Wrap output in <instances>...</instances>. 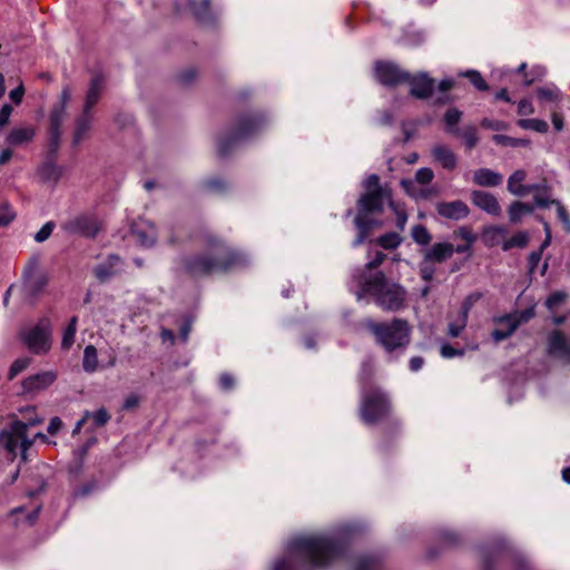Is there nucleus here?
<instances>
[{
    "label": "nucleus",
    "instance_id": "obj_1",
    "mask_svg": "<svg viewBox=\"0 0 570 570\" xmlns=\"http://www.w3.org/2000/svg\"><path fill=\"white\" fill-rule=\"evenodd\" d=\"M347 549V542L337 537L308 535L295 538L288 544V557L277 560L273 570H299L296 559H302L315 568L327 567L342 558Z\"/></svg>",
    "mask_w": 570,
    "mask_h": 570
},
{
    "label": "nucleus",
    "instance_id": "obj_2",
    "mask_svg": "<svg viewBox=\"0 0 570 570\" xmlns=\"http://www.w3.org/2000/svg\"><path fill=\"white\" fill-rule=\"evenodd\" d=\"M393 404L386 391L376 385H368L362 389L360 403V417L366 425H374L387 421L382 429L381 440L377 449L382 453L389 452L402 432V423L399 419L392 417Z\"/></svg>",
    "mask_w": 570,
    "mask_h": 570
},
{
    "label": "nucleus",
    "instance_id": "obj_3",
    "mask_svg": "<svg viewBox=\"0 0 570 570\" xmlns=\"http://www.w3.org/2000/svg\"><path fill=\"white\" fill-rule=\"evenodd\" d=\"M364 191L356 200V215L353 224L356 228V236L352 242V247L356 248L363 245L370 237L373 229L381 226V222L373 216L384 213V205L392 197V190L381 185V178L377 174L368 175L362 183Z\"/></svg>",
    "mask_w": 570,
    "mask_h": 570
},
{
    "label": "nucleus",
    "instance_id": "obj_4",
    "mask_svg": "<svg viewBox=\"0 0 570 570\" xmlns=\"http://www.w3.org/2000/svg\"><path fill=\"white\" fill-rule=\"evenodd\" d=\"M207 252L186 257L183 262L185 272L193 277L225 273L240 264V256L222 239L212 234L204 236Z\"/></svg>",
    "mask_w": 570,
    "mask_h": 570
},
{
    "label": "nucleus",
    "instance_id": "obj_5",
    "mask_svg": "<svg viewBox=\"0 0 570 570\" xmlns=\"http://www.w3.org/2000/svg\"><path fill=\"white\" fill-rule=\"evenodd\" d=\"M362 325L386 353L403 350L410 344L411 326L406 320L395 317L391 322H375L367 318Z\"/></svg>",
    "mask_w": 570,
    "mask_h": 570
},
{
    "label": "nucleus",
    "instance_id": "obj_6",
    "mask_svg": "<svg viewBox=\"0 0 570 570\" xmlns=\"http://www.w3.org/2000/svg\"><path fill=\"white\" fill-rule=\"evenodd\" d=\"M362 291L373 296L375 304L385 312H397L404 307L405 288L399 283H389L381 271L362 283Z\"/></svg>",
    "mask_w": 570,
    "mask_h": 570
},
{
    "label": "nucleus",
    "instance_id": "obj_7",
    "mask_svg": "<svg viewBox=\"0 0 570 570\" xmlns=\"http://www.w3.org/2000/svg\"><path fill=\"white\" fill-rule=\"evenodd\" d=\"M53 325L49 317H40L35 324L21 326L18 330L19 343L33 355H46L53 343Z\"/></svg>",
    "mask_w": 570,
    "mask_h": 570
},
{
    "label": "nucleus",
    "instance_id": "obj_8",
    "mask_svg": "<svg viewBox=\"0 0 570 570\" xmlns=\"http://www.w3.org/2000/svg\"><path fill=\"white\" fill-rule=\"evenodd\" d=\"M42 422V419L27 417V422L14 420L7 430L0 432V444L14 460L18 455V450L21 452L22 460H27L26 452L33 444V440L27 436V430L29 426L38 425Z\"/></svg>",
    "mask_w": 570,
    "mask_h": 570
},
{
    "label": "nucleus",
    "instance_id": "obj_9",
    "mask_svg": "<svg viewBox=\"0 0 570 570\" xmlns=\"http://www.w3.org/2000/svg\"><path fill=\"white\" fill-rule=\"evenodd\" d=\"M463 112L455 108H449L443 115V122L445 131L450 135L462 138L466 149H473L479 141L478 129L474 125H468L463 129L458 127L461 121Z\"/></svg>",
    "mask_w": 570,
    "mask_h": 570
},
{
    "label": "nucleus",
    "instance_id": "obj_10",
    "mask_svg": "<svg viewBox=\"0 0 570 570\" xmlns=\"http://www.w3.org/2000/svg\"><path fill=\"white\" fill-rule=\"evenodd\" d=\"M373 72L375 79L387 88H395L410 80V72L393 61L377 60Z\"/></svg>",
    "mask_w": 570,
    "mask_h": 570
},
{
    "label": "nucleus",
    "instance_id": "obj_11",
    "mask_svg": "<svg viewBox=\"0 0 570 570\" xmlns=\"http://www.w3.org/2000/svg\"><path fill=\"white\" fill-rule=\"evenodd\" d=\"M63 229L69 234L95 238L100 230V224L96 216L81 214L66 222Z\"/></svg>",
    "mask_w": 570,
    "mask_h": 570
},
{
    "label": "nucleus",
    "instance_id": "obj_12",
    "mask_svg": "<svg viewBox=\"0 0 570 570\" xmlns=\"http://www.w3.org/2000/svg\"><path fill=\"white\" fill-rule=\"evenodd\" d=\"M38 259L32 258L24 271V286L28 295L37 298L46 288L49 283V277L46 273L38 271Z\"/></svg>",
    "mask_w": 570,
    "mask_h": 570
},
{
    "label": "nucleus",
    "instance_id": "obj_13",
    "mask_svg": "<svg viewBox=\"0 0 570 570\" xmlns=\"http://www.w3.org/2000/svg\"><path fill=\"white\" fill-rule=\"evenodd\" d=\"M66 117L63 106H53L49 114L48 150L55 155L60 148L61 126Z\"/></svg>",
    "mask_w": 570,
    "mask_h": 570
},
{
    "label": "nucleus",
    "instance_id": "obj_14",
    "mask_svg": "<svg viewBox=\"0 0 570 570\" xmlns=\"http://www.w3.org/2000/svg\"><path fill=\"white\" fill-rule=\"evenodd\" d=\"M548 354L566 363H570V341L560 330H553L548 335Z\"/></svg>",
    "mask_w": 570,
    "mask_h": 570
},
{
    "label": "nucleus",
    "instance_id": "obj_15",
    "mask_svg": "<svg viewBox=\"0 0 570 570\" xmlns=\"http://www.w3.org/2000/svg\"><path fill=\"white\" fill-rule=\"evenodd\" d=\"M405 83L410 85V95L416 99L428 100L434 94L435 79L425 72L415 76L410 73V80Z\"/></svg>",
    "mask_w": 570,
    "mask_h": 570
},
{
    "label": "nucleus",
    "instance_id": "obj_16",
    "mask_svg": "<svg viewBox=\"0 0 570 570\" xmlns=\"http://www.w3.org/2000/svg\"><path fill=\"white\" fill-rule=\"evenodd\" d=\"M438 215L444 219L462 220L470 215L469 206L460 199L452 202H439L435 204Z\"/></svg>",
    "mask_w": 570,
    "mask_h": 570
},
{
    "label": "nucleus",
    "instance_id": "obj_17",
    "mask_svg": "<svg viewBox=\"0 0 570 570\" xmlns=\"http://www.w3.org/2000/svg\"><path fill=\"white\" fill-rule=\"evenodd\" d=\"M176 7L178 11H188L199 22L212 20L209 0H178Z\"/></svg>",
    "mask_w": 570,
    "mask_h": 570
},
{
    "label": "nucleus",
    "instance_id": "obj_18",
    "mask_svg": "<svg viewBox=\"0 0 570 570\" xmlns=\"http://www.w3.org/2000/svg\"><path fill=\"white\" fill-rule=\"evenodd\" d=\"M58 375L55 371H45L26 377L22 381V389L24 393H37L48 389L52 385Z\"/></svg>",
    "mask_w": 570,
    "mask_h": 570
},
{
    "label": "nucleus",
    "instance_id": "obj_19",
    "mask_svg": "<svg viewBox=\"0 0 570 570\" xmlns=\"http://www.w3.org/2000/svg\"><path fill=\"white\" fill-rule=\"evenodd\" d=\"M471 202L474 206L492 216H499L501 214L500 204L497 197L491 193L480 189L472 190Z\"/></svg>",
    "mask_w": 570,
    "mask_h": 570
},
{
    "label": "nucleus",
    "instance_id": "obj_20",
    "mask_svg": "<svg viewBox=\"0 0 570 570\" xmlns=\"http://www.w3.org/2000/svg\"><path fill=\"white\" fill-rule=\"evenodd\" d=\"M454 254V245L449 242L434 243L425 250L423 257L425 263H443Z\"/></svg>",
    "mask_w": 570,
    "mask_h": 570
},
{
    "label": "nucleus",
    "instance_id": "obj_21",
    "mask_svg": "<svg viewBox=\"0 0 570 570\" xmlns=\"http://www.w3.org/2000/svg\"><path fill=\"white\" fill-rule=\"evenodd\" d=\"M249 130V119L244 116L239 119V124L237 128L234 130L230 138L223 139L218 144V154L220 157H225L229 149L234 147V145L245 136Z\"/></svg>",
    "mask_w": 570,
    "mask_h": 570
},
{
    "label": "nucleus",
    "instance_id": "obj_22",
    "mask_svg": "<svg viewBox=\"0 0 570 570\" xmlns=\"http://www.w3.org/2000/svg\"><path fill=\"white\" fill-rule=\"evenodd\" d=\"M35 136L36 129L32 126L13 127L9 131L6 141L9 146L17 147L30 142Z\"/></svg>",
    "mask_w": 570,
    "mask_h": 570
},
{
    "label": "nucleus",
    "instance_id": "obj_23",
    "mask_svg": "<svg viewBox=\"0 0 570 570\" xmlns=\"http://www.w3.org/2000/svg\"><path fill=\"white\" fill-rule=\"evenodd\" d=\"M503 180V176L489 168H480L473 173V183L480 187H497Z\"/></svg>",
    "mask_w": 570,
    "mask_h": 570
},
{
    "label": "nucleus",
    "instance_id": "obj_24",
    "mask_svg": "<svg viewBox=\"0 0 570 570\" xmlns=\"http://www.w3.org/2000/svg\"><path fill=\"white\" fill-rule=\"evenodd\" d=\"M120 257L118 255L111 254L107 257V261L102 264H99L95 267L94 274L100 282H106L110 277L117 274V267L120 264Z\"/></svg>",
    "mask_w": 570,
    "mask_h": 570
},
{
    "label": "nucleus",
    "instance_id": "obj_25",
    "mask_svg": "<svg viewBox=\"0 0 570 570\" xmlns=\"http://www.w3.org/2000/svg\"><path fill=\"white\" fill-rule=\"evenodd\" d=\"M432 156L446 170H453L458 165L455 154L448 146L436 145L432 149Z\"/></svg>",
    "mask_w": 570,
    "mask_h": 570
},
{
    "label": "nucleus",
    "instance_id": "obj_26",
    "mask_svg": "<svg viewBox=\"0 0 570 570\" xmlns=\"http://www.w3.org/2000/svg\"><path fill=\"white\" fill-rule=\"evenodd\" d=\"M49 159L39 167L38 174L40 178L46 183L56 184L62 174V169L55 163L57 154L52 155L48 151Z\"/></svg>",
    "mask_w": 570,
    "mask_h": 570
},
{
    "label": "nucleus",
    "instance_id": "obj_27",
    "mask_svg": "<svg viewBox=\"0 0 570 570\" xmlns=\"http://www.w3.org/2000/svg\"><path fill=\"white\" fill-rule=\"evenodd\" d=\"M525 178L527 173L523 169L513 171L508 179V191L518 197H524L529 195V189L525 188V186L522 184Z\"/></svg>",
    "mask_w": 570,
    "mask_h": 570
},
{
    "label": "nucleus",
    "instance_id": "obj_28",
    "mask_svg": "<svg viewBox=\"0 0 570 570\" xmlns=\"http://www.w3.org/2000/svg\"><path fill=\"white\" fill-rule=\"evenodd\" d=\"M498 323H508V327L505 330L494 328L491 333V336L495 343L502 342L509 338L518 328L519 321L513 318L511 315H504L497 320Z\"/></svg>",
    "mask_w": 570,
    "mask_h": 570
},
{
    "label": "nucleus",
    "instance_id": "obj_29",
    "mask_svg": "<svg viewBox=\"0 0 570 570\" xmlns=\"http://www.w3.org/2000/svg\"><path fill=\"white\" fill-rule=\"evenodd\" d=\"M104 87V79L100 76H96L91 79L89 89L87 91L85 101V114H89L90 109L98 102Z\"/></svg>",
    "mask_w": 570,
    "mask_h": 570
},
{
    "label": "nucleus",
    "instance_id": "obj_30",
    "mask_svg": "<svg viewBox=\"0 0 570 570\" xmlns=\"http://www.w3.org/2000/svg\"><path fill=\"white\" fill-rule=\"evenodd\" d=\"M272 119L266 111L252 110V140L271 127Z\"/></svg>",
    "mask_w": 570,
    "mask_h": 570
},
{
    "label": "nucleus",
    "instance_id": "obj_31",
    "mask_svg": "<svg viewBox=\"0 0 570 570\" xmlns=\"http://www.w3.org/2000/svg\"><path fill=\"white\" fill-rule=\"evenodd\" d=\"M534 210V206L520 200L513 202L508 208V215L511 223L515 224L521 220L522 217L531 215Z\"/></svg>",
    "mask_w": 570,
    "mask_h": 570
},
{
    "label": "nucleus",
    "instance_id": "obj_32",
    "mask_svg": "<svg viewBox=\"0 0 570 570\" xmlns=\"http://www.w3.org/2000/svg\"><path fill=\"white\" fill-rule=\"evenodd\" d=\"M529 234L524 230L514 233L510 238L504 240L502 244L503 250H510L512 248H524L529 244Z\"/></svg>",
    "mask_w": 570,
    "mask_h": 570
},
{
    "label": "nucleus",
    "instance_id": "obj_33",
    "mask_svg": "<svg viewBox=\"0 0 570 570\" xmlns=\"http://www.w3.org/2000/svg\"><path fill=\"white\" fill-rule=\"evenodd\" d=\"M91 126V118L89 114H85L77 120L76 130L73 134V145H79L86 137Z\"/></svg>",
    "mask_w": 570,
    "mask_h": 570
},
{
    "label": "nucleus",
    "instance_id": "obj_34",
    "mask_svg": "<svg viewBox=\"0 0 570 570\" xmlns=\"http://www.w3.org/2000/svg\"><path fill=\"white\" fill-rule=\"evenodd\" d=\"M492 140L497 145H500V146H503V147H512V148L528 147L530 145V140L529 139L514 138V137L502 135V134L493 135Z\"/></svg>",
    "mask_w": 570,
    "mask_h": 570
},
{
    "label": "nucleus",
    "instance_id": "obj_35",
    "mask_svg": "<svg viewBox=\"0 0 570 570\" xmlns=\"http://www.w3.org/2000/svg\"><path fill=\"white\" fill-rule=\"evenodd\" d=\"M77 323L78 317L72 316L67 325V327L63 331L62 340H61V348L62 350H69L73 343H75V336L77 332Z\"/></svg>",
    "mask_w": 570,
    "mask_h": 570
},
{
    "label": "nucleus",
    "instance_id": "obj_36",
    "mask_svg": "<svg viewBox=\"0 0 570 570\" xmlns=\"http://www.w3.org/2000/svg\"><path fill=\"white\" fill-rule=\"evenodd\" d=\"M83 370L88 373H92L98 367V355L97 350L94 345H88L83 351V360H82Z\"/></svg>",
    "mask_w": 570,
    "mask_h": 570
},
{
    "label": "nucleus",
    "instance_id": "obj_37",
    "mask_svg": "<svg viewBox=\"0 0 570 570\" xmlns=\"http://www.w3.org/2000/svg\"><path fill=\"white\" fill-rule=\"evenodd\" d=\"M459 76L466 78L471 82V85L479 91H488L490 88L488 82L482 77L481 72L478 70H466L464 72H460Z\"/></svg>",
    "mask_w": 570,
    "mask_h": 570
},
{
    "label": "nucleus",
    "instance_id": "obj_38",
    "mask_svg": "<svg viewBox=\"0 0 570 570\" xmlns=\"http://www.w3.org/2000/svg\"><path fill=\"white\" fill-rule=\"evenodd\" d=\"M402 243V237L396 232H389L377 238V244L387 250L396 249Z\"/></svg>",
    "mask_w": 570,
    "mask_h": 570
},
{
    "label": "nucleus",
    "instance_id": "obj_39",
    "mask_svg": "<svg viewBox=\"0 0 570 570\" xmlns=\"http://www.w3.org/2000/svg\"><path fill=\"white\" fill-rule=\"evenodd\" d=\"M518 126L522 129L534 130L537 132L544 134L549 129V125L546 120L528 118V119H519Z\"/></svg>",
    "mask_w": 570,
    "mask_h": 570
},
{
    "label": "nucleus",
    "instance_id": "obj_40",
    "mask_svg": "<svg viewBox=\"0 0 570 570\" xmlns=\"http://www.w3.org/2000/svg\"><path fill=\"white\" fill-rule=\"evenodd\" d=\"M439 541L443 547L453 548L461 543L462 538L456 531L444 529L439 532Z\"/></svg>",
    "mask_w": 570,
    "mask_h": 570
},
{
    "label": "nucleus",
    "instance_id": "obj_41",
    "mask_svg": "<svg viewBox=\"0 0 570 570\" xmlns=\"http://www.w3.org/2000/svg\"><path fill=\"white\" fill-rule=\"evenodd\" d=\"M411 235L413 240L421 246L429 245L432 240L431 233L424 225L421 224L413 226Z\"/></svg>",
    "mask_w": 570,
    "mask_h": 570
},
{
    "label": "nucleus",
    "instance_id": "obj_42",
    "mask_svg": "<svg viewBox=\"0 0 570 570\" xmlns=\"http://www.w3.org/2000/svg\"><path fill=\"white\" fill-rule=\"evenodd\" d=\"M132 233L142 246L148 247L154 245L156 242V232L153 226H149L148 230H141L140 228L136 227Z\"/></svg>",
    "mask_w": 570,
    "mask_h": 570
},
{
    "label": "nucleus",
    "instance_id": "obj_43",
    "mask_svg": "<svg viewBox=\"0 0 570 570\" xmlns=\"http://www.w3.org/2000/svg\"><path fill=\"white\" fill-rule=\"evenodd\" d=\"M89 420L92 421L91 429L96 430L105 426L109 422L110 415L105 407H101L95 412H90Z\"/></svg>",
    "mask_w": 570,
    "mask_h": 570
},
{
    "label": "nucleus",
    "instance_id": "obj_44",
    "mask_svg": "<svg viewBox=\"0 0 570 570\" xmlns=\"http://www.w3.org/2000/svg\"><path fill=\"white\" fill-rule=\"evenodd\" d=\"M392 212L396 215V222L395 225L399 230L403 232L405 228V225L407 223V213L404 208H401L397 203H395L393 199H390V206Z\"/></svg>",
    "mask_w": 570,
    "mask_h": 570
},
{
    "label": "nucleus",
    "instance_id": "obj_45",
    "mask_svg": "<svg viewBox=\"0 0 570 570\" xmlns=\"http://www.w3.org/2000/svg\"><path fill=\"white\" fill-rule=\"evenodd\" d=\"M30 362L31 360L29 357H20L14 360L8 371V379L13 380L18 374H20L29 366Z\"/></svg>",
    "mask_w": 570,
    "mask_h": 570
},
{
    "label": "nucleus",
    "instance_id": "obj_46",
    "mask_svg": "<svg viewBox=\"0 0 570 570\" xmlns=\"http://www.w3.org/2000/svg\"><path fill=\"white\" fill-rule=\"evenodd\" d=\"M567 296V293L563 291H556L551 293L546 301L547 308L550 311L557 309L562 303H564Z\"/></svg>",
    "mask_w": 570,
    "mask_h": 570
},
{
    "label": "nucleus",
    "instance_id": "obj_47",
    "mask_svg": "<svg viewBox=\"0 0 570 570\" xmlns=\"http://www.w3.org/2000/svg\"><path fill=\"white\" fill-rule=\"evenodd\" d=\"M535 92L541 101L554 102L559 98V90L557 88L539 87Z\"/></svg>",
    "mask_w": 570,
    "mask_h": 570
},
{
    "label": "nucleus",
    "instance_id": "obj_48",
    "mask_svg": "<svg viewBox=\"0 0 570 570\" xmlns=\"http://www.w3.org/2000/svg\"><path fill=\"white\" fill-rule=\"evenodd\" d=\"M453 235L464 240V243L471 245H473L476 240V236L470 226H460L453 232Z\"/></svg>",
    "mask_w": 570,
    "mask_h": 570
},
{
    "label": "nucleus",
    "instance_id": "obj_49",
    "mask_svg": "<svg viewBox=\"0 0 570 570\" xmlns=\"http://www.w3.org/2000/svg\"><path fill=\"white\" fill-rule=\"evenodd\" d=\"M480 126L484 129H491L494 131L507 130L509 127L508 122H505L503 120L491 119V118H487V117L480 121Z\"/></svg>",
    "mask_w": 570,
    "mask_h": 570
},
{
    "label": "nucleus",
    "instance_id": "obj_50",
    "mask_svg": "<svg viewBox=\"0 0 570 570\" xmlns=\"http://www.w3.org/2000/svg\"><path fill=\"white\" fill-rule=\"evenodd\" d=\"M482 294L474 292L469 294L464 301L462 302L461 312H462V318L466 320L469 311L472 308V306L481 298Z\"/></svg>",
    "mask_w": 570,
    "mask_h": 570
},
{
    "label": "nucleus",
    "instance_id": "obj_51",
    "mask_svg": "<svg viewBox=\"0 0 570 570\" xmlns=\"http://www.w3.org/2000/svg\"><path fill=\"white\" fill-rule=\"evenodd\" d=\"M553 205L557 206V216L559 220L563 224V227L567 232H570V215L564 208V206L557 199L552 200Z\"/></svg>",
    "mask_w": 570,
    "mask_h": 570
},
{
    "label": "nucleus",
    "instance_id": "obj_52",
    "mask_svg": "<svg viewBox=\"0 0 570 570\" xmlns=\"http://www.w3.org/2000/svg\"><path fill=\"white\" fill-rule=\"evenodd\" d=\"M16 217V213L8 204L0 206V227L8 226Z\"/></svg>",
    "mask_w": 570,
    "mask_h": 570
},
{
    "label": "nucleus",
    "instance_id": "obj_53",
    "mask_svg": "<svg viewBox=\"0 0 570 570\" xmlns=\"http://www.w3.org/2000/svg\"><path fill=\"white\" fill-rule=\"evenodd\" d=\"M465 351L463 348H456L452 346L450 343H444L441 345L440 354L443 358H452L455 356H463Z\"/></svg>",
    "mask_w": 570,
    "mask_h": 570
},
{
    "label": "nucleus",
    "instance_id": "obj_54",
    "mask_svg": "<svg viewBox=\"0 0 570 570\" xmlns=\"http://www.w3.org/2000/svg\"><path fill=\"white\" fill-rule=\"evenodd\" d=\"M434 178V173L431 168L423 167L416 170L415 180L421 185L430 184Z\"/></svg>",
    "mask_w": 570,
    "mask_h": 570
},
{
    "label": "nucleus",
    "instance_id": "obj_55",
    "mask_svg": "<svg viewBox=\"0 0 570 570\" xmlns=\"http://www.w3.org/2000/svg\"><path fill=\"white\" fill-rule=\"evenodd\" d=\"M432 264L433 263H425L424 259L420 264V276L426 283L432 282L434 277L435 268Z\"/></svg>",
    "mask_w": 570,
    "mask_h": 570
},
{
    "label": "nucleus",
    "instance_id": "obj_56",
    "mask_svg": "<svg viewBox=\"0 0 570 570\" xmlns=\"http://www.w3.org/2000/svg\"><path fill=\"white\" fill-rule=\"evenodd\" d=\"M55 226L56 225L53 222H47L40 228V230L35 235V240L37 243H42V242L47 240L50 237V235L52 234Z\"/></svg>",
    "mask_w": 570,
    "mask_h": 570
},
{
    "label": "nucleus",
    "instance_id": "obj_57",
    "mask_svg": "<svg viewBox=\"0 0 570 570\" xmlns=\"http://www.w3.org/2000/svg\"><path fill=\"white\" fill-rule=\"evenodd\" d=\"M542 254H543L542 248H538L537 250H533L530 253V255L528 257V265H529L530 272H533L538 267V265L542 258Z\"/></svg>",
    "mask_w": 570,
    "mask_h": 570
},
{
    "label": "nucleus",
    "instance_id": "obj_58",
    "mask_svg": "<svg viewBox=\"0 0 570 570\" xmlns=\"http://www.w3.org/2000/svg\"><path fill=\"white\" fill-rule=\"evenodd\" d=\"M455 101V96L450 92H440V95L434 99L433 105L436 107H442L446 105H451Z\"/></svg>",
    "mask_w": 570,
    "mask_h": 570
},
{
    "label": "nucleus",
    "instance_id": "obj_59",
    "mask_svg": "<svg viewBox=\"0 0 570 570\" xmlns=\"http://www.w3.org/2000/svg\"><path fill=\"white\" fill-rule=\"evenodd\" d=\"M498 556L493 552L484 553L482 557V570H494Z\"/></svg>",
    "mask_w": 570,
    "mask_h": 570
},
{
    "label": "nucleus",
    "instance_id": "obj_60",
    "mask_svg": "<svg viewBox=\"0 0 570 570\" xmlns=\"http://www.w3.org/2000/svg\"><path fill=\"white\" fill-rule=\"evenodd\" d=\"M466 325V320L462 318L461 323H450L448 326V334L451 337H459L461 332Z\"/></svg>",
    "mask_w": 570,
    "mask_h": 570
},
{
    "label": "nucleus",
    "instance_id": "obj_61",
    "mask_svg": "<svg viewBox=\"0 0 570 570\" xmlns=\"http://www.w3.org/2000/svg\"><path fill=\"white\" fill-rule=\"evenodd\" d=\"M456 81L453 78H443L438 83V90L442 94L449 92L455 88Z\"/></svg>",
    "mask_w": 570,
    "mask_h": 570
},
{
    "label": "nucleus",
    "instance_id": "obj_62",
    "mask_svg": "<svg viewBox=\"0 0 570 570\" xmlns=\"http://www.w3.org/2000/svg\"><path fill=\"white\" fill-rule=\"evenodd\" d=\"M533 112V107L530 100L521 99L518 104V115L528 116Z\"/></svg>",
    "mask_w": 570,
    "mask_h": 570
},
{
    "label": "nucleus",
    "instance_id": "obj_63",
    "mask_svg": "<svg viewBox=\"0 0 570 570\" xmlns=\"http://www.w3.org/2000/svg\"><path fill=\"white\" fill-rule=\"evenodd\" d=\"M11 114L12 107L9 104H4L0 109V129L9 122Z\"/></svg>",
    "mask_w": 570,
    "mask_h": 570
},
{
    "label": "nucleus",
    "instance_id": "obj_64",
    "mask_svg": "<svg viewBox=\"0 0 570 570\" xmlns=\"http://www.w3.org/2000/svg\"><path fill=\"white\" fill-rule=\"evenodd\" d=\"M375 566V559L372 557L362 558L357 563L354 570H373Z\"/></svg>",
    "mask_w": 570,
    "mask_h": 570
}]
</instances>
